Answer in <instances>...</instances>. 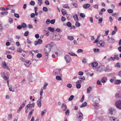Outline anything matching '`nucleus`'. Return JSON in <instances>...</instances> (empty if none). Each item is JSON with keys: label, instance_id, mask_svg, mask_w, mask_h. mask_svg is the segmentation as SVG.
Segmentation results:
<instances>
[{"label": "nucleus", "instance_id": "f257e3e1", "mask_svg": "<svg viewBox=\"0 0 121 121\" xmlns=\"http://www.w3.org/2000/svg\"><path fill=\"white\" fill-rule=\"evenodd\" d=\"M115 104L117 108L121 109V100L117 101L116 102Z\"/></svg>", "mask_w": 121, "mask_h": 121}, {"label": "nucleus", "instance_id": "f03ea898", "mask_svg": "<svg viewBox=\"0 0 121 121\" xmlns=\"http://www.w3.org/2000/svg\"><path fill=\"white\" fill-rule=\"evenodd\" d=\"M2 67L4 69H7L9 70V67L7 66L6 63L5 61H3L2 63Z\"/></svg>", "mask_w": 121, "mask_h": 121}, {"label": "nucleus", "instance_id": "7ed1b4c3", "mask_svg": "<svg viewBox=\"0 0 121 121\" xmlns=\"http://www.w3.org/2000/svg\"><path fill=\"white\" fill-rule=\"evenodd\" d=\"M97 45L98 47H104L105 45V43L103 41H100L97 43Z\"/></svg>", "mask_w": 121, "mask_h": 121}, {"label": "nucleus", "instance_id": "20e7f679", "mask_svg": "<svg viewBox=\"0 0 121 121\" xmlns=\"http://www.w3.org/2000/svg\"><path fill=\"white\" fill-rule=\"evenodd\" d=\"M65 58L66 61L67 62H69L71 60V59L70 56L68 55H66L65 56Z\"/></svg>", "mask_w": 121, "mask_h": 121}, {"label": "nucleus", "instance_id": "39448f33", "mask_svg": "<svg viewBox=\"0 0 121 121\" xmlns=\"http://www.w3.org/2000/svg\"><path fill=\"white\" fill-rule=\"evenodd\" d=\"M81 81L80 80L76 82V86L77 88H79L81 86L80 84Z\"/></svg>", "mask_w": 121, "mask_h": 121}, {"label": "nucleus", "instance_id": "423d86ee", "mask_svg": "<svg viewBox=\"0 0 121 121\" xmlns=\"http://www.w3.org/2000/svg\"><path fill=\"white\" fill-rule=\"evenodd\" d=\"M77 117L79 119H82L83 117H82V114L80 112H78V114H77Z\"/></svg>", "mask_w": 121, "mask_h": 121}, {"label": "nucleus", "instance_id": "0eeeda50", "mask_svg": "<svg viewBox=\"0 0 121 121\" xmlns=\"http://www.w3.org/2000/svg\"><path fill=\"white\" fill-rule=\"evenodd\" d=\"M31 63L30 61L29 60H27L25 62L24 64L26 66L28 67L30 65Z\"/></svg>", "mask_w": 121, "mask_h": 121}, {"label": "nucleus", "instance_id": "6e6552de", "mask_svg": "<svg viewBox=\"0 0 121 121\" xmlns=\"http://www.w3.org/2000/svg\"><path fill=\"white\" fill-rule=\"evenodd\" d=\"M61 109L63 111H65L67 109V107L66 105L64 104L63 103L61 107Z\"/></svg>", "mask_w": 121, "mask_h": 121}, {"label": "nucleus", "instance_id": "1a4fd4ad", "mask_svg": "<svg viewBox=\"0 0 121 121\" xmlns=\"http://www.w3.org/2000/svg\"><path fill=\"white\" fill-rule=\"evenodd\" d=\"M35 104V103H33L32 104H28L26 106V108L28 109L30 107H31V108L33 107H34Z\"/></svg>", "mask_w": 121, "mask_h": 121}, {"label": "nucleus", "instance_id": "9d476101", "mask_svg": "<svg viewBox=\"0 0 121 121\" xmlns=\"http://www.w3.org/2000/svg\"><path fill=\"white\" fill-rule=\"evenodd\" d=\"M60 69H56L54 70V72L57 75H58L60 73Z\"/></svg>", "mask_w": 121, "mask_h": 121}, {"label": "nucleus", "instance_id": "9b49d317", "mask_svg": "<svg viewBox=\"0 0 121 121\" xmlns=\"http://www.w3.org/2000/svg\"><path fill=\"white\" fill-rule=\"evenodd\" d=\"M121 83V81L120 80H116L114 82V83L116 84H119Z\"/></svg>", "mask_w": 121, "mask_h": 121}, {"label": "nucleus", "instance_id": "f8f14e48", "mask_svg": "<svg viewBox=\"0 0 121 121\" xmlns=\"http://www.w3.org/2000/svg\"><path fill=\"white\" fill-rule=\"evenodd\" d=\"M110 119L112 121H119L118 120L117 118L112 117H110Z\"/></svg>", "mask_w": 121, "mask_h": 121}, {"label": "nucleus", "instance_id": "ddd939ff", "mask_svg": "<svg viewBox=\"0 0 121 121\" xmlns=\"http://www.w3.org/2000/svg\"><path fill=\"white\" fill-rule=\"evenodd\" d=\"M90 6V5L89 4H85L83 6V7L85 9H87Z\"/></svg>", "mask_w": 121, "mask_h": 121}, {"label": "nucleus", "instance_id": "4468645a", "mask_svg": "<svg viewBox=\"0 0 121 121\" xmlns=\"http://www.w3.org/2000/svg\"><path fill=\"white\" fill-rule=\"evenodd\" d=\"M107 80V78L106 77H104L102 78L101 81L103 83H105Z\"/></svg>", "mask_w": 121, "mask_h": 121}, {"label": "nucleus", "instance_id": "2eb2a0df", "mask_svg": "<svg viewBox=\"0 0 121 121\" xmlns=\"http://www.w3.org/2000/svg\"><path fill=\"white\" fill-rule=\"evenodd\" d=\"M26 103V100L25 101L22 103V104L20 106V107H19L20 108L22 109L25 106V105Z\"/></svg>", "mask_w": 121, "mask_h": 121}, {"label": "nucleus", "instance_id": "dca6fc26", "mask_svg": "<svg viewBox=\"0 0 121 121\" xmlns=\"http://www.w3.org/2000/svg\"><path fill=\"white\" fill-rule=\"evenodd\" d=\"M62 14L64 16L66 14V11L64 9H62L61 10Z\"/></svg>", "mask_w": 121, "mask_h": 121}, {"label": "nucleus", "instance_id": "f3484780", "mask_svg": "<svg viewBox=\"0 0 121 121\" xmlns=\"http://www.w3.org/2000/svg\"><path fill=\"white\" fill-rule=\"evenodd\" d=\"M98 63L96 62L93 63L92 64V66L93 67H96Z\"/></svg>", "mask_w": 121, "mask_h": 121}, {"label": "nucleus", "instance_id": "a211bd4d", "mask_svg": "<svg viewBox=\"0 0 121 121\" xmlns=\"http://www.w3.org/2000/svg\"><path fill=\"white\" fill-rule=\"evenodd\" d=\"M73 17L74 20L76 21H78V18L77 16L76 15H74Z\"/></svg>", "mask_w": 121, "mask_h": 121}, {"label": "nucleus", "instance_id": "6ab92c4d", "mask_svg": "<svg viewBox=\"0 0 121 121\" xmlns=\"http://www.w3.org/2000/svg\"><path fill=\"white\" fill-rule=\"evenodd\" d=\"M3 78L5 80H6L8 84H9V80H8V78L5 76H3Z\"/></svg>", "mask_w": 121, "mask_h": 121}, {"label": "nucleus", "instance_id": "aec40b11", "mask_svg": "<svg viewBox=\"0 0 121 121\" xmlns=\"http://www.w3.org/2000/svg\"><path fill=\"white\" fill-rule=\"evenodd\" d=\"M87 105V103L86 102H84L81 105L80 107L81 108L84 107L86 106Z\"/></svg>", "mask_w": 121, "mask_h": 121}, {"label": "nucleus", "instance_id": "412c9836", "mask_svg": "<svg viewBox=\"0 0 121 121\" xmlns=\"http://www.w3.org/2000/svg\"><path fill=\"white\" fill-rule=\"evenodd\" d=\"M91 89L92 88L91 86L87 88V93H88L90 92L91 91Z\"/></svg>", "mask_w": 121, "mask_h": 121}, {"label": "nucleus", "instance_id": "4be33fe9", "mask_svg": "<svg viewBox=\"0 0 121 121\" xmlns=\"http://www.w3.org/2000/svg\"><path fill=\"white\" fill-rule=\"evenodd\" d=\"M68 38L69 40H73L74 39V37L73 36H68Z\"/></svg>", "mask_w": 121, "mask_h": 121}, {"label": "nucleus", "instance_id": "5701e85b", "mask_svg": "<svg viewBox=\"0 0 121 121\" xmlns=\"http://www.w3.org/2000/svg\"><path fill=\"white\" fill-rule=\"evenodd\" d=\"M48 29L50 31L53 32L54 30V29L52 27H49L48 28Z\"/></svg>", "mask_w": 121, "mask_h": 121}, {"label": "nucleus", "instance_id": "b1692460", "mask_svg": "<svg viewBox=\"0 0 121 121\" xmlns=\"http://www.w3.org/2000/svg\"><path fill=\"white\" fill-rule=\"evenodd\" d=\"M41 100H39L37 101V103L39 107H40L41 106Z\"/></svg>", "mask_w": 121, "mask_h": 121}, {"label": "nucleus", "instance_id": "393cba45", "mask_svg": "<svg viewBox=\"0 0 121 121\" xmlns=\"http://www.w3.org/2000/svg\"><path fill=\"white\" fill-rule=\"evenodd\" d=\"M75 26L77 27H79L80 26V23H79L77 21H76L75 23Z\"/></svg>", "mask_w": 121, "mask_h": 121}, {"label": "nucleus", "instance_id": "a878e982", "mask_svg": "<svg viewBox=\"0 0 121 121\" xmlns=\"http://www.w3.org/2000/svg\"><path fill=\"white\" fill-rule=\"evenodd\" d=\"M42 55L40 53H38L37 55V57L38 58H40L42 57Z\"/></svg>", "mask_w": 121, "mask_h": 121}, {"label": "nucleus", "instance_id": "bb28decb", "mask_svg": "<svg viewBox=\"0 0 121 121\" xmlns=\"http://www.w3.org/2000/svg\"><path fill=\"white\" fill-rule=\"evenodd\" d=\"M93 106L95 108H97L98 107V104L95 103L93 104Z\"/></svg>", "mask_w": 121, "mask_h": 121}, {"label": "nucleus", "instance_id": "cd10ccee", "mask_svg": "<svg viewBox=\"0 0 121 121\" xmlns=\"http://www.w3.org/2000/svg\"><path fill=\"white\" fill-rule=\"evenodd\" d=\"M34 111V109H32V110L29 113V117H30V118L31 117V115L32 114V113Z\"/></svg>", "mask_w": 121, "mask_h": 121}, {"label": "nucleus", "instance_id": "c85d7f7f", "mask_svg": "<svg viewBox=\"0 0 121 121\" xmlns=\"http://www.w3.org/2000/svg\"><path fill=\"white\" fill-rule=\"evenodd\" d=\"M107 11L109 13H113V10L112 9H109L107 10Z\"/></svg>", "mask_w": 121, "mask_h": 121}, {"label": "nucleus", "instance_id": "c756f323", "mask_svg": "<svg viewBox=\"0 0 121 121\" xmlns=\"http://www.w3.org/2000/svg\"><path fill=\"white\" fill-rule=\"evenodd\" d=\"M38 44H40L42 43V39H39L37 41Z\"/></svg>", "mask_w": 121, "mask_h": 121}, {"label": "nucleus", "instance_id": "7c9ffc66", "mask_svg": "<svg viewBox=\"0 0 121 121\" xmlns=\"http://www.w3.org/2000/svg\"><path fill=\"white\" fill-rule=\"evenodd\" d=\"M56 79L58 80H61V78L59 76H57L56 77Z\"/></svg>", "mask_w": 121, "mask_h": 121}, {"label": "nucleus", "instance_id": "2f4dec72", "mask_svg": "<svg viewBox=\"0 0 121 121\" xmlns=\"http://www.w3.org/2000/svg\"><path fill=\"white\" fill-rule=\"evenodd\" d=\"M49 51L48 52H46L45 53V54L46 56H48L49 55V53L51 51V49L50 48H49Z\"/></svg>", "mask_w": 121, "mask_h": 121}, {"label": "nucleus", "instance_id": "473e14b6", "mask_svg": "<svg viewBox=\"0 0 121 121\" xmlns=\"http://www.w3.org/2000/svg\"><path fill=\"white\" fill-rule=\"evenodd\" d=\"M67 25L69 27H70L71 26V24L69 22H68L67 23Z\"/></svg>", "mask_w": 121, "mask_h": 121}, {"label": "nucleus", "instance_id": "72a5a7b5", "mask_svg": "<svg viewBox=\"0 0 121 121\" xmlns=\"http://www.w3.org/2000/svg\"><path fill=\"white\" fill-rule=\"evenodd\" d=\"M112 58H114V59L118 60L119 59V57L118 55H116L114 57Z\"/></svg>", "mask_w": 121, "mask_h": 121}, {"label": "nucleus", "instance_id": "f704fd0d", "mask_svg": "<svg viewBox=\"0 0 121 121\" xmlns=\"http://www.w3.org/2000/svg\"><path fill=\"white\" fill-rule=\"evenodd\" d=\"M29 31H26L24 33V35L25 36H27L28 35Z\"/></svg>", "mask_w": 121, "mask_h": 121}, {"label": "nucleus", "instance_id": "c9c22d12", "mask_svg": "<svg viewBox=\"0 0 121 121\" xmlns=\"http://www.w3.org/2000/svg\"><path fill=\"white\" fill-rule=\"evenodd\" d=\"M74 96L73 95H71L69 98L68 100L69 101L71 100L73 98Z\"/></svg>", "mask_w": 121, "mask_h": 121}, {"label": "nucleus", "instance_id": "e433bc0d", "mask_svg": "<svg viewBox=\"0 0 121 121\" xmlns=\"http://www.w3.org/2000/svg\"><path fill=\"white\" fill-rule=\"evenodd\" d=\"M63 7L64 8H69V7L68 6L67 4H64L63 5Z\"/></svg>", "mask_w": 121, "mask_h": 121}, {"label": "nucleus", "instance_id": "4c0bfd02", "mask_svg": "<svg viewBox=\"0 0 121 121\" xmlns=\"http://www.w3.org/2000/svg\"><path fill=\"white\" fill-rule=\"evenodd\" d=\"M94 50L95 52H97L99 51V50L98 48H95L94 49Z\"/></svg>", "mask_w": 121, "mask_h": 121}, {"label": "nucleus", "instance_id": "58836bf2", "mask_svg": "<svg viewBox=\"0 0 121 121\" xmlns=\"http://www.w3.org/2000/svg\"><path fill=\"white\" fill-rule=\"evenodd\" d=\"M22 26L23 28H25L26 26V24L23 23L22 24Z\"/></svg>", "mask_w": 121, "mask_h": 121}, {"label": "nucleus", "instance_id": "ea45409f", "mask_svg": "<svg viewBox=\"0 0 121 121\" xmlns=\"http://www.w3.org/2000/svg\"><path fill=\"white\" fill-rule=\"evenodd\" d=\"M80 16L84 18L85 17V15L84 13H81L80 14Z\"/></svg>", "mask_w": 121, "mask_h": 121}, {"label": "nucleus", "instance_id": "a19ab883", "mask_svg": "<svg viewBox=\"0 0 121 121\" xmlns=\"http://www.w3.org/2000/svg\"><path fill=\"white\" fill-rule=\"evenodd\" d=\"M8 12L7 11H3L1 12V13L2 14H6L8 13Z\"/></svg>", "mask_w": 121, "mask_h": 121}, {"label": "nucleus", "instance_id": "79ce46f5", "mask_svg": "<svg viewBox=\"0 0 121 121\" xmlns=\"http://www.w3.org/2000/svg\"><path fill=\"white\" fill-rule=\"evenodd\" d=\"M73 5L75 7H77L78 6L77 4L75 3H74L73 4Z\"/></svg>", "mask_w": 121, "mask_h": 121}, {"label": "nucleus", "instance_id": "37998d69", "mask_svg": "<svg viewBox=\"0 0 121 121\" xmlns=\"http://www.w3.org/2000/svg\"><path fill=\"white\" fill-rule=\"evenodd\" d=\"M109 32V30H108L107 31H106L105 32V33L104 34V36L107 35L108 34Z\"/></svg>", "mask_w": 121, "mask_h": 121}, {"label": "nucleus", "instance_id": "c03bdc74", "mask_svg": "<svg viewBox=\"0 0 121 121\" xmlns=\"http://www.w3.org/2000/svg\"><path fill=\"white\" fill-rule=\"evenodd\" d=\"M78 74L79 75H82L83 74V73L82 71H80L78 72Z\"/></svg>", "mask_w": 121, "mask_h": 121}, {"label": "nucleus", "instance_id": "a18cd8bd", "mask_svg": "<svg viewBox=\"0 0 121 121\" xmlns=\"http://www.w3.org/2000/svg\"><path fill=\"white\" fill-rule=\"evenodd\" d=\"M48 84L47 83H45L43 87V88L45 89H46V87L48 85Z\"/></svg>", "mask_w": 121, "mask_h": 121}, {"label": "nucleus", "instance_id": "49530a36", "mask_svg": "<svg viewBox=\"0 0 121 121\" xmlns=\"http://www.w3.org/2000/svg\"><path fill=\"white\" fill-rule=\"evenodd\" d=\"M30 5H34L35 4V2L33 1H31L30 2Z\"/></svg>", "mask_w": 121, "mask_h": 121}, {"label": "nucleus", "instance_id": "de8ad7c7", "mask_svg": "<svg viewBox=\"0 0 121 121\" xmlns=\"http://www.w3.org/2000/svg\"><path fill=\"white\" fill-rule=\"evenodd\" d=\"M69 110L68 109L65 112V114L66 115H69Z\"/></svg>", "mask_w": 121, "mask_h": 121}, {"label": "nucleus", "instance_id": "09e8293b", "mask_svg": "<svg viewBox=\"0 0 121 121\" xmlns=\"http://www.w3.org/2000/svg\"><path fill=\"white\" fill-rule=\"evenodd\" d=\"M109 112L110 114H112V108H110L109 109Z\"/></svg>", "mask_w": 121, "mask_h": 121}, {"label": "nucleus", "instance_id": "8fccbe9b", "mask_svg": "<svg viewBox=\"0 0 121 121\" xmlns=\"http://www.w3.org/2000/svg\"><path fill=\"white\" fill-rule=\"evenodd\" d=\"M23 51L22 50V49L20 48H19L17 50V52L21 53L22 52V51Z\"/></svg>", "mask_w": 121, "mask_h": 121}, {"label": "nucleus", "instance_id": "3c124183", "mask_svg": "<svg viewBox=\"0 0 121 121\" xmlns=\"http://www.w3.org/2000/svg\"><path fill=\"white\" fill-rule=\"evenodd\" d=\"M103 19L102 18H99V19L98 23H101L102 22Z\"/></svg>", "mask_w": 121, "mask_h": 121}, {"label": "nucleus", "instance_id": "603ef678", "mask_svg": "<svg viewBox=\"0 0 121 121\" xmlns=\"http://www.w3.org/2000/svg\"><path fill=\"white\" fill-rule=\"evenodd\" d=\"M38 4L39 5H40L42 4V0H38Z\"/></svg>", "mask_w": 121, "mask_h": 121}, {"label": "nucleus", "instance_id": "864d4df0", "mask_svg": "<svg viewBox=\"0 0 121 121\" xmlns=\"http://www.w3.org/2000/svg\"><path fill=\"white\" fill-rule=\"evenodd\" d=\"M43 10L45 11H48V9L46 7H44L43 8Z\"/></svg>", "mask_w": 121, "mask_h": 121}, {"label": "nucleus", "instance_id": "5fc2aeb1", "mask_svg": "<svg viewBox=\"0 0 121 121\" xmlns=\"http://www.w3.org/2000/svg\"><path fill=\"white\" fill-rule=\"evenodd\" d=\"M14 16L15 17H16L18 18L19 17V15L17 13H14Z\"/></svg>", "mask_w": 121, "mask_h": 121}, {"label": "nucleus", "instance_id": "6e6d98bb", "mask_svg": "<svg viewBox=\"0 0 121 121\" xmlns=\"http://www.w3.org/2000/svg\"><path fill=\"white\" fill-rule=\"evenodd\" d=\"M66 20V18L62 16L61 18V20L62 21H64Z\"/></svg>", "mask_w": 121, "mask_h": 121}, {"label": "nucleus", "instance_id": "4d7b16f0", "mask_svg": "<svg viewBox=\"0 0 121 121\" xmlns=\"http://www.w3.org/2000/svg\"><path fill=\"white\" fill-rule=\"evenodd\" d=\"M12 117V115L11 114H10L9 115L8 118L9 120L11 119Z\"/></svg>", "mask_w": 121, "mask_h": 121}, {"label": "nucleus", "instance_id": "13d9d810", "mask_svg": "<svg viewBox=\"0 0 121 121\" xmlns=\"http://www.w3.org/2000/svg\"><path fill=\"white\" fill-rule=\"evenodd\" d=\"M84 95H83L82 97L80 100V102H82L83 100H84Z\"/></svg>", "mask_w": 121, "mask_h": 121}, {"label": "nucleus", "instance_id": "bf43d9fd", "mask_svg": "<svg viewBox=\"0 0 121 121\" xmlns=\"http://www.w3.org/2000/svg\"><path fill=\"white\" fill-rule=\"evenodd\" d=\"M94 8L96 9H98V5L97 4H95L93 6Z\"/></svg>", "mask_w": 121, "mask_h": 121}, {"label": "nucleus", "instance_id": "052dcab7", "mask_svg": "<svg viewBox=\"0 0 121 121\" xmlns=\"http://www.w3.org/2000/svg\"><path fill=\"white\" fill-rule=\"evenodd\" d=\"M43 89H41L40 93V96H42V94L43 93Z\"/></svg>", "mask_w": 121, "mask_h": 121}, {"label": "nucleus", "instance_id": "680f3d73", "mask_svg": "<svg viewBox=\"0 0 121 121\" xmlns=\"http://www.w3.org/2000/svg\"><path fill=\"white\" fill-rule=\"evenodd\" d=\"M55 22V19H53L50 21V22L52 24H53Z\"/></svg>", "mask_w": 121, "mask_h": 121}, {"label": "nucleus", "instance_id": "e2e57ef3", "mask_svg": "<svg viewBox=\"0 0 121 121\" xmlns=\"http://www.w3.org/2000/svg\"><path fill=\"white\" fill-rule=\"evenodd\" d=\"M46 22L47 24H49L50 22L49 19H48L46 21Z\"/></svg>", "mask_w": 121, "mask_h": 121}, {"label": "nucleus", "instance_id": "0e129e2a", "mask_svg": "<svg viewBox=\"0 0 121 121\" xmlns=\"http://www.w3.org/2000/svg\"><path fill=\"white\" fill-rule=\"evenodd\" d=\"M83 50L82 49H79L77 51V52L78 53L82 52Z\"/></svg>", "mask_w": 121, "mask_h": 121}, {"label": "nucleus", "instance_id": "69168bd1", "mask_svg": "<svg viewBox=\"0 0 121 121\" xmlns=\"http://www.w3.org/2000/svg\"><path fill=\"white\" fill-rule=\"evenodd\" d=\"M44 111H43L41 113V115H43L45 112H46V110L45 109L44 110Z\"/></svg>", "mask_w": 121, "mask_h": 121}, {"label": "nucleus", "instance_id": "338daca9", "mask_svg": "<svg viewBox=\"0 0 121 121\" xmlns=\"http://www.w3.org/2000/svg\"><path fill=\"white\" fill-rule=\"evenodd\" d=\"M97 83L98 85H100L101 84V82L99 80H98L97 81Z\"/></svg>", "mask_w": 121, "mask_h": 121}, {"label": "nucleus", "instance_id": "774afa93", "mask_svg": "<svg viewBox=\"0 0 121 121\" xmlns=\"http://www.w3.org/2000/svg\"><path fill=\"white\" fill-rule=\"evenodd\" d=\"M7 57L8 58L10 59L12 58V56L10 55H8L7 56Z\"/></svg>", "mask_w": 121, "mask_h": 121}]
</instances>
